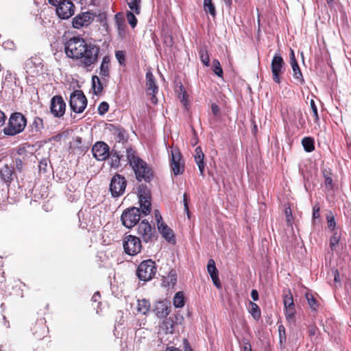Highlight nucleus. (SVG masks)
<instances>
[{
  "label": "nucleus",
  "mask_w": 351,
  "mask_h": 351,
  "mask_svg": "<svg viewBox=\"0 0 351 351\" xmlns=\"http://www.w3.org/2000/svg\"><path fill=\"white\" fill-rule=\"evenodd\" d=\"M125 53L123 51H117L115 52V57L120 64H125Z\"/></svg>",
  "instance_id": "obj_50"
},
{
  "label": "nucleus",
  "mask_w": 351,
  "mask_h": 351,
  "mask_svg": "<svg viewBox=\"0 0 351 351\" xmlns=\"http://www.w3.org/2000/svg\"><path fill=\"white\" fill-rule=\"evenodd\" d=\"M180 93H179V99L180 101L183 103L184 106L187 104L188 100H187V94L186 91L184 90V87L181 85L180 86Z\"/></svg>",
  "instance_id": "obj_48"
},
{
  "label": "nucleus",
  "mask_w": 351,
  "mask_h": 351,
  "mask_svg": "<svg viewBox=\"0 0 351 351\" xmlns=\"http://www.w3.org/2000/svg\"><path fill=\"white\" fill-rule=\"evenodd\" d=\"M195 161L198 167L200 176L204 177V154L200 147H197L195 149Z\"/></svg>",
  "instance_id": "obj_21"
},
{
  "label": "nucleus",
  "mask_w": 351,
  "mask_h": 351,
  "mask_svg": "<svg viewBox=\"0 0 351 351\" xmlns=\"http://www.w3.org/2000/svg\"><path fill=\"white\" fill-rule=\"evenodd\" d=\"M126 158L138 181L143 180L145 182H150L153 176L152 170L132 147L126 149Z\"/></svg>",
  "instance_id": "obj_1"
},
{
  "label": "nucleus",
  "mask_w": 351,
  "mask_h": 351,
  "mask_svg": "<svg viewBox=\"0 0 351 351\" xmlns=\"http://www.w3.org/2000/svg\"><path fill=\"white\" fill-rule=\"evenodd\" d=\"M141 210L136 207L125 210L121 217L122 224L127 228L134 227L140 220Z\"/></svg>",
  "instance_id": "obj_5"
},
{
  "label": "nucleus",
  "mask_w": 351,
  "mask_h": 351,
  "mask_svg": "<svg viewBox=\"0 0 351 351\" xmlns=\"http://www.w3.org/2000/svg\"><path fill=\"white\" fill-rule=\"evenodd\" d=\"M5 119L6 117L5 113L0 110V128L4 125Z\"/></svg>",
  "instance_id": "obj_60"
},
{
  "label": "nucleus",
  "mask_w": 351,
  "mask_h": 351,
  "mask_svg": "<svg viewBox=\"0 0 351 351\" xmlns=\"http://www.w3.org/2000/svg\"><path fill=\"white\" fill-rule=\"evenodd\" d=\"M285 308V317H286L287 319H288V320L293 319V318L294 317L295 313V306H293V307L289 306V307Z\"/></svg>",
  "instance_id": "obj_47"
},
{
  "label": "nucleus",
  "mask_w": 351,
  "mask_h": 351,
  "mask_svg": "<svg viewBox=\"0 0 351 351\" xmlns=\"http://www.w3.org/2000/svg\"><path fill=\"white\" fill-rule=\"evenodd\" d=\"M150 302L146 299L138 300L137 305V311L143 315L149 311Z\"/></svg>",
  "instance_id": "obj_31"
},
{
  "label": "nucleus",
  "mask_w": 351,
  "mask_h": 351,
  "mask_svg": "<svg viewBox=\"0 0 351 351\" xmlns=\"http://www.w3.org/2000/svg\"><path fill=\"white\" fill-rule=\"evenodd\" d=\"M310 104H311V108L313 113V116L315 117V122H317L319 121V116H318L317 108L316 107L315 101L313 99H311Z\"/></svg>",
  "instance_id": "obj_54"
},
{
  "label": "nucleus",
  "mask_w": 351,
  "mask_h": 351,
  "mask_svg": "<svg viewBox=\"0 0 351 351\" xmlns=\"http://www.w3.org/2000/svg\"><path fill=\"white\" fill-rule=\"evenodd\" d=\"M158 230L167 241L174 243L175 236L173 232L166 223L158 225Z\"/></svg>",
  "instance_id": "obj_22"
},
{
  "label": "nucleus",
  "mask_w": 351,
  "mask_h": 351,
  "mask_svg": "<svg viewBox=\"0 0 351 351\" xmlns=\"http://www.w3.org/2000/svg\"><path fill=\"white\" fill-rule=\"evenodd\" d=\"M108 104L106 101H102L98 107V112L100 115H103L108 112Z\"/></svg>",
  "instance_id": "obj_49"
},
{
  "label": "nucleus",
  "mask_w": 351,
  "mask_h": 351,
  "mask_svg": "<svg viewBox=\"0 0 351 351\" xmlns=\"http://www.w3.org/2000/svg\"><path fill=\"white\" fill-rule=\"evenodd\" d=\"M140 3L141 0H128L129 8L136 14H140Z\"/></svg>",
  "instance_id": "obj_38"
},
{
  "label": "nucleus",
  "mask_w": 351,
  "mask_h": 351,
  "mask_svg": "<svg viewBox=\"0 0 351 351\" xmlns=\"http://www.w3.org/2000/svg\"><path fill=\"white\" fill-rule=\"evenodd\" d=\"M86 42L79 37H73L69 39L66 43L64 50L66 56L73 59H79L81 56L82 50L84 49Z\"/></svg>",
  "instance_id": "obj_4"
},
{
  "label": "nucleus",
  "mask_w": 351,
  "mask_h": 351,
  "mask_svg": "<svg viewBox=\"0 0 351 351\" xmlns=\"http://www.w3.org/2000/svg\"><path fill=\"white\" fill-rule=\"evenodd\" d=\"M110 158V166L112 168H117L120 165L121 156L115 150L110 152L109 157Z\"/></svg>",
  "instance_id": "obj_32"
},
{
  "label": "nucleus",
  "mask_w": 351,
  "mask_h": 351,
  "mask_svg": "<svg viewBox=\"0 0 351 351\" xmlns=\"http://www.w3.org/2000/svg\"><path fill=\"white\" fill-rule=\"evenodd\" d=\"M30 127L32 132L35 134L40 132L44 128L43 119L38 117H35Z\"/></svg>",
  "instance_id": "obj_30"
},
{
  "label": "nucleus",
  "mask_w": 351,
  "mask_h": 351,
  "mask_svg": "<svg viewBox=\"0 0 351 351\" xmlns=\"http://www.w3.org/2000/svg\"><path fill=\"white\" fill-rule=\"evenodd\" d=\"M11 80L12 74L11 72L9 70H8L5 73V75L3 77V79L2 80V88H3V87L6 86V82H10Z\"/></svg>",
  "instance_id": "obj_55"
},
{
  "label": "nucleus",
  "mask_w": 351,
  "mask_h": 351,
  "mask_svg": "<svg viewBox=\"0 0 351 351\" xmlns=\"http://www.w3.org/2000/svg\"><path fill=\"white\" fill-rule=\"evenodd\" d=\"M40 331H35L34 332V335H35L36 338L38 339H41L45 337V333L47 332V328L46 326L41 322L40 324Z\"/></svg>",
  "instance_id": "obj_44"
},
{
  "label": "nucleus",
  "mask_w": 351,
  "mask_h": 351,
  "mask_svg": "<svg viewBox=\"0 0 351 351\" xmlns=\"http://www.w3.org/2000/svg\"><path fill=\"white\" fill-rule=\"evenodd\" d=\"M92 20L93 17L89 12H84L73 18L72 22L73 27L76 29H80L83 26L88 25Z\"/></svg>",
  "instance_id": "obj_19"
},
{
  "label": "nucleus",
  "mask_w": 351,
  "mask_h": 351,
  "mask_svg": "<svg viewBox=\"0 0 351 351\" xmlns=\"http://www.w3.org/2000/svg\"><path fill=\"white\" fill-rule=\"evenodd\" d=\"M341 234L337 231L335 232L330 239V247L332 251L336 249V247L339 244Z\"/></svg>",
  "instance_id": "obj_39"
},
{
  "label": "nucleus",
  "mask_w": 351,
  "mask_h": 351,
  "mask_svg": "<svg viewBox=\"0 0 351 351\" xmlns=\"http://www.w3.org/2000/svg\"><path fill=\"white\" fill-rule=\"evenodd\" d=\"M199 55H200V58H201V61L202 62V63L205 66H208L209 62H210V59H209V56L208 54L207 51L204 49H201L199 50Z\"/></svg>",
  "instance_id": "obj_41"
},
{
  "label": "nucleus",
  "mask_w": 351,
  "mask_h": 351,
  "mask_svg": "<svg viewBox=\"0 0 351 351\" xmlns=\"http://www.w3.org/2000/svg\"><path fill=\"white\" fill-rule=\"evenodd\" d=\"M92 152L97 160L104 161L110 156L109 146L103 141H98L93 146Z\"/></svg>",
  "instance_id": "obj_14"
},
{
  "label": "nucleus",
  "mask_w": 351,
  "mask_h": 351,
  "mask_svg": "<svg viewBox=\"0 0 351 351\" xmlns=\"http://www.w3.org/2000/svg\"><path fill=\"white\" fill-rule=\"evenodd\" d=\"M123 247L125 253L133 256L137 254L141 249L140 239L134 235H128L123 242Z\"/></svg>",
  "instance_id": "obj_11"
},
{
  "label": "nucleus",
  "mask_w": 351,
  "mask_h": 351,
  "mask_svg": "<svg viewBox=\"0 0 351 351\" xmlns=\"http://www.w3.org/2000/svg\"><path fill=\"white\" fill-rule=\"evenodd\" d=\"M114 20L119 36L123 37L125 34L126 27L123 14L121 12L116 14L114 16Z\"/></svg>",
  "instance_id": "obj_23"
},
{
  "label": "nucleus",
  "mask_w": 351,
  "mask_h": 351,
  "mask_svg": "<svg viewBox=\"0 0 351 351\" xmlns=\"http://www.w3.org/2000/svg\"><path fill=\"white\" fill-rule=\"evenodd\" d=\"M278 333H279L280 343L282 346L286 341L285 328L282 325H280L278 326Z\"/></svg>",
  "instance_id": "obj_45"
},
{
  "label": "nucleus",
  "mask_w": 351,
  "mask_h": 351,
  "mask_svg": "<svg viewBox=\"0 0 351 351\" xmlns=\"http://www.w3.org/2000/svg\"><path fill=\"white\" fill-rule=\"evenodd\" d=\"M325 186L328 189H332V180L328 176L325 177Z\"/></svg>",
  "instance_id": "obj_57"
},
{
  "label": "nucleus",
  "mask_w": 351,
  "mask_h": 351,
  "mask_svg": "<svg viewBox=\"0 0 351 351\" xmlns=\"http://www.w3.org/2000/svg\"><path fill=\"white\" fill-rule=\"evenodd\" d=\"M248 311L255 320H258L261 318V308L256 303L250 302Z\"/></svg>",
  "instance_id": "obj_29"
},
{
  "label": "nucleus",
  "mask_w": 351,
  "mask_h": 351,
  "mask_svg": "<svg viewBox=\"0 0 351 351\" xmlns=\"http://www.w3.org/2000/svg\"><path fill=\"white\" fill-rule=\"evenodd\" d=\"M71 109L76 112H82L86 107L87 99L82 91L75 90L70 96Z\"/></svg>",
  "instance_id": "obj_6"
},
{
  "label": "nucleus",
  "mask_w": 351,
  "mask_h": 351,
  "mask_svg": "<svg viewBox=\"0 0 351 351\" xmlns=\"http://www.w3.org/2000/svg\"><path fill=\"white\" fill-rule=\"evenodd\" d=\"M302 144L304 149L307 152H311L314 150V140L311 137H304L302 141Z\"/></svg>",
  "instance_id": "obj_35"
},
{
  "label": "nucleus",
  "mask_w": 351,
  "mask_h": 351,
  "mask_svg": "<svg viewBox=\"0 0 351 351\" xmlns=\"http://www.w3.org/2000/svg\"><path fill=\"white\" fill-rule=\"evenodd\" d=\"M92 87L95 94L96 95H99L103 90V86L101 80L97 75H93L92 77Z\"/></svg>",
  "instance_id": "obj_33"
},
{
  "label": "nucleus",
  "mask_w": 351,
  "mask_h": 351,
  "mask_svg": "<svg viewBox=\"0 0 351 351\" xmlns=\"http://www.w3.org/2000/svg\"><path fill=\"white\" fill-rule=\"evenodd\" d=\"M110 58L106 56L103 58L100 67L99 75L103 81H108L110 76L109 64Z\"/></svg>",
  "instance_id": "obj_20"
},
{
  "label": "nucleus",
  "mask_w": 351,
  "mask_h": 351,
  "mask_svg": "<svg viewBox=\"0 0 351 351\" xmlns=\"http://www.w3.org/2000/svg\"><path fill=\"white\" fill-rule=\"evenodd\" d=\"M171 167L176 176L182 174L184 171V162L182 161V156L178 148H173L171 151Z\"/></svg>",
  "instance_id": "obj_15"
},
{
  "label": "nucleus",
  "mask_w": 351,
  "mask_h": 351,
  "mask_svg": "<svg viewBox=\"0 0 351 351\" xmlns=\"http://www.w3.org/2000/svg\"><path fill=\"white\" fill-rule=\"evenodd\" d=\"M3 47L6 49H14V44L13 42L11 41H7L3 43Z\"/></svg>",
  "instance_id": "obj_58"
},
{
  "label": "nucleus",
  "mask_w": 351,
  "mask_h": 351,
  "mask_svg": "<svg viewBox=\"0 0 351 351\" xmlns=\"http://www.w3.org/2000/svg\"><path fill=\"white\" fill-rule=\"evenodd\" d=\"M43 60L39 57H32L28 59L25 64L26 73L31 77L43 74Z\"/></svg>",
  "instance_id": "obj_7"
},
{
  "label": "nucleus",
  "mask_w": 351,
  "mask_h": 351,
  "mask_svg": "<svg viewBox=\"0 0 351 351\" xmlns=\"http://www.w3.org/2000/svg\"><path fill=\"white\" fill-rule=\"evenodd\" d=\"M56 12L59 18L68 19L75 13V5L71 0H64L56 7Z\"/></svg>",
  "instance_id": "obj_13"
},
{
  "label": "nucleus",
  "mask_w": 351,
  "mask_h": 351,
  "mask_svg": "<svg viewBox=\"0 0 351 351\" xmlns=\"http://www.w3.org/2000/svg\"><path fill=\"white\" fill-rule=\"evenodd\" d=\"M320 208L318 205H315L313 208V223H316V220L319 218Z\"/></svg>",
  "instance_id": "obj_53"
},
{
  "label": "nucleus",
  "mask_w": 351,
  "mask_h": 351,
  "mask_svg": "<svg viewBox=\"0 0 351 351\" xmlns=\"http://www.w3.org/2000/svg\"><path fill=\"white\" fill-rule=\"evenodd\" d=\"M13 168L5 165L0 169V178L6 183H10L13 180Z\"/></svg>",
  "instance_id": "obj_26"
},
{
  "label": "nucleus",
  "mask_w": 351,
  "mask_h": 351,
  "mask_svg": "<svg viewBox=\"0 0 351 351\" xmlns=\"http://www.w3.org/2000/svg\"><path fill=\"white\" fill-rule=\"evenodd\" d=\"M27 125V119L21 112H13L8 120V125L3 128L7 136H14L22 132Z\"/></svg>",
  "instance_id": "obj_2"
},
{
  "label": "nucleus",
  "mask_w": 351,
  "mask_h": 351,
  "mask_svg": "<svg viewBox=\"0 0 351 351\" xmlns=\"http://www.w3.org/2000/svg\"><path fill=\"white\" fill-rule=\"evenodd\" d=\"M125 187L126 180L123 176L116 174L112 178L110 184V191L112 197H117L123 195Z\"/></svg>",
  "instance_id": "obj_8"
},
{
  "label": "nucleus",
  "mask_w": 351,
  "mask_h": 351,
  "mask_svg": "<svg viewBox=\"0 0 351 351\" xmlns=\"http://www.w3.org/2000/svg\"><path fill=\"white\" fill-rule=\"evenodd\" d=\"M211 110H212L213 113L215 115H217L219 112V108L218 106L215 104H212Z\"/></svg>",
  "instance_id": "obj_63"
},
{
  "label": "nucleus",
  "mask_w": 351,
  "mask_h": 351,
  "mask_svg": "<svg viewBox=\"0 0 351 351\" xmlns=\"http://www.w3.org/2000/svg\"><path fill=\"white\" fill-rule=\"evenodd\" d=\"M156 270L155 265H138L136 276L141 280L149 281L154 278Z\"/></svg>",
  "instance_id": "obj_17"
},
{
  "label": "nucleus",
  "mask_w": 351,
  "mask_h": 351,
  "mask_svg": "<svg viewBox=\"0 0 351 351\" xmlns=\"http://www.w3.org/2000/svg\"><path fill=\"white\" fill-rule=\"evenodd\" d=\"M285 62L282 56L279 53H276L272 59L271 68L272 73V78L274 81L280 84L281 82L280 75L285 71Z\"/></svg>",
  "instance_id": "obj_9"
},
{
  "label": "nucleus",
  "mask_w": 351,
  "mask_h": 351,
  "mask_svg": "<svg viewBox=\"0 0 351 351\" xmlns=\"http://www.w3.org/2000/svg\"><path fill=\"white\" fill-rule=\"evenodd\" d=\"M306 299L311 308L315 310L317 307L316 299L311 295H306Z\"/></svg>",
  "instance_id": "obj_51"
},
{
  "label": "nucleus",
  "mask_w": 351,
  "mask_h": 351,
  "mask_svg": "<svg viewBox=\"0 0 351 351\" xmlns=\"http://www.w3.org/2000/svg\"><path fill=\"white\" fill-rule=\"evenodd\" d=\"M100 299V293L99 292H96L92 297V301L94 302H98Z\"/></svg>",
  "instance_id": "obj_64"
},
{
  "label": "nucleus",
  "mask_w": 351,
  "mask_h": 351,
  "mask_svg": "<svg viewBox=\"0 0 351 351\" xmlns=\"http://www.w3.org/2000/svg\"><path fill=\"white\" fill-rule=\"evenodd\" d=\"M146 87H147V93L148 95H152L151 101L153 104H156L157 103V98L156 97V94L158 91V86L156 83V80L154 77V75L150 71H148L146 73Z\"/></svg>",
  "instance_id": "obj_18"
},
{
  "label": "nucleus",
  "mask_w": 351,
  "mask_h": 351,
  "mask_svg": "<svg viewBox=\"0 0 351 351\" xmlns=\"http://www.w3.org/2000/svg\"><path fill=\"white\" fill-rule=\"evenodd\" d=\"M49 160L47 158L42 159L39 162V171H43V173L47 172V167H48Z\"/></svg>",
  "instance_id": "obj_52"
},
{
  "label": "nucleus",
  "mask_w": 351,
  "mask_h": 351,
  "mask_svg": "<svg viewBox=\"0 0 351 351\" xmlns=\"http://www.w3.org/2000/svg\"><path fill=\"white\" fill-rule=\"evenodd\" d=\"M163 283L168 287H173L177 282L178 272L176 269H171L167 276L162 274Z\"/></svg>",
  "instance_id": "obj_25"
},
{
  "label": "nucleus",
  "mask_w": 351,
  "mask_h": 351,
  "mask_svg": "<svg viewBox=\"0 0 351 351\" xmlns=\"http://www.w3.org/2000/svg\"><path fill=\"white\" fill-rule=\"evenodd\" d=\"M66 104L60 95H56L51 99L50 110L56 117H61L65 113Z\"/></svg>",
  "instance_id": "obj_16"
},
{
  "label": "nucleus",
  "mask_w": 351,
  "mask_h": 351,
  "mask_svg": "<svg viewBox=\"0 0 351 351\" xmlns=\"http://www.w3.org/2000/svg\"><path fill=\"white\" fill-rule=\"evenodd\" d=\"M207 271L210 276L214 285L217 289H220L221 287V284L219 278V271L216 267V265H207Z\"/></svg>",
  "instance_id": "obj_24"
},
{
  "label": "nucleus",
  "mask_w": 351,
  "mask_h": 351,
  "mask_svg": "<svg viewBox=\"0 0 351 351\" xmlns=\"http://www.w3.org/2000/svg\"><path fill=\"white\" fill-rule=\"evenodd\" d=\"M183 202H184V210L186 212L188 217H189V206H188V202H187V195H186V193L184 194Z\"/></svg>",
  "instance_id": "obj_59"
},
{
  "label": "nucleus",
  "mask_w": 351,
  "mask_h": 351,
  "mask_svg": "<svg viewBox=\"0 0 351 351\" xmlns=\"http://www.w3.org/2000/svg\"><path fill=\"white\" fill-rule=\"evenodd\" d=\"M154 215H155V219H156V221L157 223V226H158V225H160V224L165 223L162 221V216L160 215V214L158 210H154Z\"/></svg>",
  "instance_id": "obj_56"
},
{
  "label": "nucleus",
  "mask_w": 351,
  "mask_h": 351,
  "mask_svg": "<svg viewBox=\"0 0 351 351\" xmlns=\"http://www.w3.org/2000/svg\"><path fill=\"white\" fill-rule=\"evenodd\" d=\"M176 322L171 317L166 318L162 324L161 328L165 331L166 333L172 334L174 331V328Z\"/></svg>",
  "instance_id": "obj_28"
},
{
  "label": "nucleus",
  "mask_w": 351,
  "mask_h": 351,
  "mask_svg": "<svg viewBox=\"0 0 351 351\" xmlns=\"http://www.w3.org/2000/svg\"><path fill=\"white\" fill-rule=\"evenodd\" d=\"M82 51L81 56H79L78 60H80L83 68L89 70L97 62L100 48L95 45L86 43Z\"/></svg>",
  "instance_id": "obj_3"
},
{
  "label": "nucleus",
  "mask_w": 351,
  "mask_h": 351,
  "mask_svg": "<svg viewBox=\"0 0 351 351\" xmlns=\"http://www.w3.org/2000/svg\"><path fill=\"white\" fill-rule=\"evenodd\" d=\"M185 301L182 292L179 291L176 293L173 298V305L176 308H182L184 306Z\"/></svg>",
  "instance_id": "obj_36"
},
{
  "label": "nucleus",
  "mask_w": 351,
  "mask_h": 351,
  "mask_svg": "<svg viewBox=\"0 0 351 351\" xmlns=\"http://www.w3.org/2000/svg\"><path fill=\"white\" fill-rule=\"evenodd\" d=\"M159 306L156 307V314L161 317L167 315L169 314L168 308L162 303H160Z\"/></svg>",
  "instance_id": "obj_43"
},
{
  "label": "nucleus",
  "mask_w": 351,
  "mask_h": 351,
  "mask_svg": "<svg viewBox=\"0 0 351 351\" xmlns=\"http://www.w3.org/2000/svg\"><path fill=\"white\" fill-rule=\"evenodd\" d=\"M204 9L206 13H209L213 16H215L216 11L214 4L212 0H204Z\"/></svg>",
  "instance_id": "obj_37"
},
{
  "label": "nucleus",
  "mask_w": 351,
  "mask_h": 351,
  "mask_svg": "<svg viewBox=\"0 0 351 351\" xmlns=\"http://www.w3.org/2000/svg\"><path fill=\"white\" fill-rule=\"evenodd\" d=\"M251 297L254 301H257L258 300V293L256 289L252 290Z\"/></svg>",
  "instance_id": "obj_62"
},
{
  "label": "nucleus",
  "mask_w": 351,
  "mask_h": 351,
  "mask_svg": "<svg viewBox=\"0 0 351 351\" xmlns=\"http://www.w3.org/2000/svg\"><path fill=\"white\" fill-rule=\"evenodd\" d=\"M283 303L285 308L295 306L291 291L287 290L283 292Z\"/></svg>",
  "instance_id": "obj_34"
},
{
  "label": "nucleus",
  "mask_w": 351,
  "mask_h": 351,
  "mask_svg": "<svg viewBox=\"0 0 351 351\" xmlns=\"http://www.w3.org/2000/svg\"><path fill=\"white\" fill-rule=\"evenodd\" d=\"M126 17H127L128 23L130 25V26L132 28H134L137 24V19H136L134 14L133 12L129 11L127 12Z\"/></svg>",
  "instance_id": "obj_42"
},
{
  "label": "nucleus",
  "mask_w": 351,
  "mask_h": 351,
  "mask_svg": "<svg viewBox=\"0 0 351 351\" xmlns=\"http://www.w3.org/2000/svg\"><path fill=\"white\" fill-rule=\"evenodd\" d=\"M213 72L219 77H222L223 70L219 60L215 59L213 61Z\"/></svg>",
  "instance_id": "obj_40"
},
{
  "label": "nucleus",
  "mask_w": 351,
  "mask_h": 351,
  "mask_svg": "<svg viewBox=\"0 0 351 351\" xmlns=\"http://www.w3.org/2000/svg\"><path fill=\"white\" fill-rule=\"evenodd\" d=\"M328 228L331 230H334L336 226V222L335 219V217L332 214L328 215L326 217Z\"/></svg>",
  "instance_id": "obj_46"
},
{
  "label": "nucleus",
  "mask_w": 351,
  "mask_h": 351,
  "mask_svg": "<svg viewBox=\"0 0 351 351\" xmlns=\"http://www.w3.org/2000/svg\"><path fill=\"white\" fill-rule=\"evenodd\" d=\"M291 65L293 71V77L300 80V82H304V80L302 77V72L300 69L298 64L295 58V56L293 53V51H291Z\"/></svg>",
  "instance_id": "obj_27"
},
{
  "label": "nucleus",
  "mask_w": 351,
  "mask_h": 351,
  "mask_svg": "<svg viewBox=\"0 0 351 351\" xmlns=\"http://www.w3.org/2000/svg\"><path fill=\"white\" fill-rule=\"evenodd\" d=\"M332 273L334 274V280L335 282H340L341 279L339 276V274L337 269L332 270Z\"/></svg>",
  "instance_id": "obj_61"
},
{
  "label": "nucleus",
  "mask_w": 351,
  "mask_h": 351,
  "mask_svg": "<svg viewBox=\"0 0 351 351\" xmlns=\"http://www.w3.org/2000/svg\"><path fill=\"white\" fill-rule=\"evenodd\" d=\"M138 234L141 237L143 241L145 243L152 241L156 239V232L154 228L152 227L147 220H143L138 226Z\"/></svg>",
  "instance_id": "obj_10"
},
{
  "label": "nucleus",
  "mask_w": 351,
  "mask_h": 351,
  "mask_svg": "<svg viewBox=\"0 0 351 351\" xmlns=\"http://www.w3.org/2000/svg\"><path fill=\"white\" fill-rule=\"evenodd\" d=\"M138 197L142 213L144 215H149L151 212L150 194L145 186H139Z\"/></svg>",
  "instance_id": "obj_12"
}]
</instances>
